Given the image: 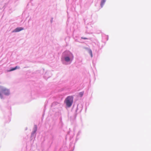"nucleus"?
Returning a JSON list of instances; mask_svg holds the SVG:
<instances>
[{"label":"nucleus","instance_id":"423d86ee","mask_svg":"<svg viewBox=\"0 0 151 151\" xmlns=\"http://www.w3.org/2000/svg\"><path fill=\"white\" fill-rule=\"evenodd\" d=\"M106 0H102L101 2V6L104 4V3L105 2Z\"/></svg>","mask_w":151,"mask_h":151},{"label":"nucleus","instance_id":"6e6552de","mask_svg":"<svg viewBox=\"0 0 151 151\" xmlns=\"http://www.w3.org/2000/svg\"><path fill=\"white\" fill-rule=\"evenodd\" d=\"M83 94V92H82L79 93V95L80 97H81Z\"/></svg>","mask_w":151,"mask_h":151},{"label":"nucleus","instance_id":"0eeeda50","mask_svg":"<svg viewBox=\"0 0 151 151\" xmlns=\"http://www.w3.org/2000/svg\"><path fill=\"white\" fill-rule=\"evenodd\" d=\"M88 52H89V53L91 55V57H92V51L91 50H89L88 51Z\"/></svg>","mask_w":151,"mask_h":151},{"label":"nucleus","instance_id":"7ed1b4c3","mask_svg":"<svg viewBox=\"0 0 151 151\" xmlns=\"http://www.w3.org/2000/svg\"><path fill=\"white\" fill-rule=\"evenodd\" d=\"M23 28L22 27H18L15 29L14 32H19L22 30H23Z\"/></svg>","mask_w":151,"mask_h":151},{"label":"nucleus","instance_id":"39448f33","mask_svg":"<svg viewBox=\"0 0 151 151\" xmlns=\"http://www.w3.org/2000/svg\"><path fill=\"white\" fill-rule=\"evenodd\" d=\"M19 68V67H18L17 66H16L15 68H12L10 70V71H13V70H14L16 69L17 68Z\"/></svg>","mask_w":151,"mask_h":151},{"label":"nucleus","instance_id":"20e7f679","mask_svg":"<svg viewBox=\"0 0 151 151\" xmlns=\"http://www.w3.org/2000/svg\"><path fill=\"white\" fill-rule=\"evenodd\" d=\"M65 59L66 62H68L70 60V58L68 57H67L65 58Z\"/></svg>","mask_w":151,"mask_h":151},{"label":"nucleus","instance_id":"f03ea898","mask_svg":"<svg viewBox=\"0 0 151 151\" xmlns=\"http://www.w3.org/2000/svg\"><path fill=\"white\" fill-rule=\"evenodd\" d=\"M2 93L6 95H8L9 94V91L6 88H4L2 90Z\"/></svg>","mask_w":151,"mask_h":151},{"label":"nucleus","instance_id":"f257e3e1","mask_svg":"<svg viewBox=\"0 0 151 151\" xmlns=\"http://www.w3.org/2000/svg\"><path fill=\"white\" fill-rule=\"evenodd\" d=\"M73 100V97L69 96L65 99V102L67 106L68 107H70L72 105Z\"/></svg>","mask_w":151,"mask_h":151},{"label":"nucleus","instance_id":"1a4fd4ad","mask_svg":"<svg viewBox=\"0 0 151 151\" xmlns=\"http://www.w3.org/2000/svg\"><path fill=\"white\" fill-rule=\"evenodd\" d=\"M81 38L82 39H84V40H87V39H88V38H86V37H81Z\"/></svg>","mask_w":151,"mask_h":151}]
</instances>
